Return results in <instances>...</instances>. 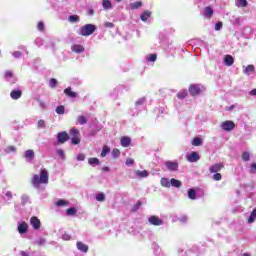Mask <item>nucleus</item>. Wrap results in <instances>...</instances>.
<instances>
[{
  "label": "nucleus",
  "instance_id": "f257e3e1",
  "mask_svg": "<svg viewBox=\"0 0 256 256\" xmlns=\"http://www.w3.org/2000/svg\"><path fill=\"white\" fill-rule=\"evenodd\" d=\"M41 183L44 185H47V183H49V173L46 169H42L40 175L35 174L32 178V185L36 189H39V187H41Z\"/></svg>",
  "mask_w": 256,
  "mask_h": 256
},
{
  "label": "nucleus",
  "instance_id": "f03ea898",
  "mask_svg": "<svg viewBox=\"0 0 256 256\" xmlns=\"http://www.w3.org/2000/svg\"><path fill=\"white\" fill-rule=\"evenodd\" d=\"M97 31V26L93 24H86L80 28V35L82 37H89V35H93Z\"/></svg>",
  "mask_w": 256,
  "mask_h": 256
},
{
  "label": "nucleus",
  "instance_id": "7ed1b4c3",
  "mask_svg": "<svg viewBox=\"0 0 256 256\" xmlns=\"http://www.w3.org/2000/svg\"><path fill=\"white\" fill-rule=\"evenodd\" d=\"M221 129H223V131H233V129H235V122L226 120L221 123Z\"/></svg>",
  "mask_w": 256,
  "mask_h": 256
},
{
  "label": "nucleus",
  "instance_id": "20e7f679",
  "mask_svg": "<svg viewBox=\"0 0 256 256\" xmlns=\"http://www.w3.org/2000/svg\"><path fill=\"white\" fill-rule=\"evenodd\" d=\"M189 93L192 97H195V95H199L201 93V86L198 84H192L189 86Z\"/></svg>",
  "mask_w": 256,
  "mask_h": 256
},
{
  "label": "nucleus",
  "instance_id": "39448f33",
  "mask_svg": "<svg viewBox=\"0 0 256 256\" xmlns=\"http://www.w3.org/2000/svg\"><path fill=\"white\" fill-rule=\"evenodd\" d=\"M58 143L63 145V143H67L69 141V134L67 132L63 131L57 134Z\"/></svg>",
  "mask_w": 256,
  "mask_h": 256
},
{
  "label": "nucleus",
  "instance_id": "423d86ee",
  "mask_svg": "<svg viewBox=\"0 0 256 256\" xmlns=\"http://www.w3.org/2000/svg\"><path fill=\"white\" fill-rule=\"evenodd\" d=\"M150 225H154L156 227H159V225H163V220H161L159 217L152 215L148 219Z\"/></svg>",
  "mask_w": 256,
  "mask_h": 256
},
{
  "label": "nucleus",
  "instance_id": "0eeeda50",
  "mask_svg": "<svg viewBox=\"0 0 256 256\" xmlns=\"http://www.w3.org/2000/svg\"><path fill=\"white\" fill-rule=\"evenodd\" d=\"M186 159L189 163H197L201 159V155L198 152H192L190 155H187Z\"/></svg>",
  "mask_w": 256,
  "mask_h": 256
},
{
  "label": "nucleus",
  "instance_id": "6e6552de",
  "mask_svg": "<svg viewBox=\"0 0 256 256\" xmlns=\"http://www.w3.org/2000/svg\"><path fill=\"white\" fill-rule=\"evenodd\" d=\"M165 166L167 167L168 171H178L179 169L178 162L167 161L165 162Z\"/></svg>",
  "mask_w": 256,
  "mask_h": 256
},
{
  "label": "nucleus",
  "instance_id": "1a4fd4ad",
  "mask_svg": "<svg viewBox=\"0 0 256 256\" xmlns=\"http://www.w3.org/2000/svg\"><path fill=\"white\" fill-rule=\"evenodd\" d=\"M30 223H31L33 229H35L36 231L41 229V220H39V218H37V216L31 217Z\"/></svg>",
  "mask_w": 256,
  "mask_h": 256
},
{
  "label": "nucleus",
  "instance_id": "9d476101",
  "mask_svg": "<svg viewBox=\"0 0 256 256\" xmlns=\"http://www.w3.org/2000/svg\"><path fill=\"white\" fill-rule=\"evenodd\" d=\"M224 168L225 165H223V163H216L209 168V171L210 173H219V171H221Z\"/></svg>",
  "mask_w": 256,
  "mask_h": 256
},
{
  "label": "nucleus",
  "instance_id": "9b49d317",
  "mask_svg": "<svg viewBox=\"0 0 256 256\" xmlns=\"http://www.w3.org/2000/svg\"><path fill=\"white\" fill-rule=\"evenodd\" d=\"M22 95H23V91L21 90H12L10 93V97L14 101H17V99H21Z\"/></svg>",
  "mask_w": 256,
  "mask_h": 256
},
{
  "label": "nucleus",
  "instance_id": "f8f14e48",
  "mask_svg": "<svg viewBox=\"0 0 256 256\" xmlns=\"http://www.w3.org/2000/svg\"><path fill=\"white\" fill-rule=\"evenodd\" d=\"M76 246L78 251H81L82 253H87V251H89V246L81 241H78Z\"/></svg>",
  "mask_w": 256,
  "mask_h": 256
},
{
  "label": "nucleus",
  "instance_id": "ddd939ff",
  "mask_svg": "<svg viewBox=\"0 0 256 256\" xmlns=\"http://www.w3.org/2000/svg\"><path fill=\"white\" fill-rule=\"evenodd\" d=\"M64 94L66 97H70V99H75L77 97V92H74L71 87L64 89Z\"/></svg>",
  "mask_w": 256,
  "mask_h": 256
},
{
  "label": "nucleus",
  "instance_id": "4468645a",
  "mask_svg": "<svg viewBox=\"0 0 256 256\" xmlns=\"http://www.w3.org/2000/svg\"><path fill=\"white\" fill-rule=\"evenodd\" d=\"M29 229V225L27 222H22L20 225H18V233L21 235L27 233V230Z\"/></svg>",
  "mask_w": 256,
  "mask_h": 256
},
{
  "label": "nucleus",
  "instance_id": "2eb2a0df",
  "mask_svg": "<svg viewBox=\"0 0 256 256\" xmlns=\"http://www.w3.org/2000/svg\"><path fill=\"white\" fill-rule=\"evenodd\" d=\"M183 183L175 178L170 179V187H175L176 189H181Z\"/></svg>",
  "mask_w": 256,
  "mask_h": 256
},
{
  "label": "nucleus",
  "instance_id": "dca6fc26",
  "mask_svg": "<svg viewBox=\"0 0 256 256\" xmlns=\"http://www.w3.org/2000/svg\"><path fill=\"white\" fill-rule=\"evenodd\" d=\"M120 143L122 147H129V145H131V138L127 137V136H123L120 139Z\"/></svg>",
  "mask_w": 256,
  "mask_h": 256
},
{
  "label": "nucleus",
  "instance_id": "f3484780",
  "mask_svg": "<svg viewBox=\"0 0 256 256\" xmlns=\"http://www.w3.org/2000/svg\"><path fill=\"white\" fill-rule=\"evenodd\" d=\"M213 8L211 6H206L204 8V15L205 17H207L208 19H211L213 17Z\"/></svg>",
  "mask_w": 256,
  "mask_h": 256
},
{
  "label": "nucleus",
  "instance_id": "a211bd4d",
  "mask_svg": "<svg viewBox=\"0 0 256 256\" xmlns=\"http://www.w3.org/2000/svg\"><path fill=\"white\" fill-rule=\"evenodd\" d=\"M224 63L227 65V67H231V65L235 63V59L231 55H226L224 58Z\"/></svg>",
  "mask_w": 256,
  "mask_h": 256
},
{
  "label": "nucleus",
  "instance_id": "6ab92c4d",
  "mask_svg": "<svg viewBox=\"0 0 256 256\" xmlns=\"http://www.w3.org/2000/svg\"><path fill=\"white\" fill-rule=\"evenodd\" d=\"M136 177H140L141 179H145V177H149V172L147 170H137L135 171Z\"/></svg>",
  "mask_w": 256,
  "mask_h": 256
},
{
  "label": "nucleus",
  "instance_id": "aec40b11",
  "mask_svg": "<svg viewBox=\"0 0 256 256\" xmlns=\"http://www.w3.org/2000/svg\"><path fill=\"white\" fill-rule=\"evenodd\" d=\"M72 51L73 53H83V51H85V48L82 45H74L72 46Z\"/></svg>",
  "mask_w": 256,
  "mask_h": 256
},
{
  "label": "nucleus",
  "instance_id": "412c9836",
  "mask_svg": "<svg viewBox=\"0 0 256 256\" xmlns=\"http://www.w3.org/2000/svg\"><path fill=\"white\" fill-rule=\"evenodd\" d=\"M151 17V11H149V10H146V11H144L142 14H141V16H140V19H141V21H147V19H149Z\"/></svg>",
  "mask_w": 256,
  "mask_h": 256
},
{
  "label": "nucleus",
  "instance_id": "4be33fe9",
  "mask_svg": "<svg viewBox=\"0 0 256 256\" xmlns=\"http://www.w3.org/2000/svg\"><path fill=\"white\" fill-rule=\"evenodd\" d=\"M141 205H143V202H141V200H138V202L132 206L131 213H137V211L141 209Z\"/></svg>",
  "mask_w": 256,
  "mask_h": 256
},
{
  "label": "nucleus",
  "instance_id": "5701e85b",
  "mask_svg": "<svg viewBox=\"0 0 256 256\" xmlns=\"http://www.w3.org/2000/svg\"><path fill=\"white\" fill-rule=\"evenodd\" d=\"M188 197L189 199H192V201H195V199H197V192L195 191V189H189L188 190Z\"/></svg>",
  "mask_w": 256,
  "mask_h": 256
},
{
  "label": "nucleus",
  "instance_id": "b1692460",
  "mask_svg": "<svg viewBox=\"0 0 256 256\" xmlns=\"http://www.w3.org/2000/svg\"><path fill=\"white\" fill-rule=\"evenodd\" d=\"M160 183L162 187H171V180H169L168 178H161Z\"/></svg>",
  "mask_w": 256,
  "mask_h": 256
},
{
  "label": "nucleus",
  "instance_id": "393cba45",
  "mask_svg": "<svg viewBox=\"0 0 256 256\" xmlns=\"http://www.w3.org/2000/svg\"><path fill=\"white\" fill-rule=\"evenodd\" d=\"M139 7H143V2L138 1L130 4V9H132V11H135V9H139Z\"/></svg>",
  "mask_w": 256,
  "mask_h": 256
},
{
  "label": "nucleus",
  "instance_id": "a878e982",
  "mask_svg": "<svg viewBox=\"0 0 256 256\" xmlns=\"http://www.w3.org/2000/svg\"><path fill=\"white\" fill-rule=\"evenodd\" d=\"M25 157L26 159H35V152L33 150H26Z\"/></svg>",
  "mask_w": 256,
  "mask_h": 256
},
{
  "label": "nucleus",
  "instance_id": "bb28decb",
  "mask_svg": "<svg viewBox=\"0 0 256 256\" xmlns=\"http://www.w3.org/2000/svg\"><path fill=\"white\" fill-rule=\"evenodd\" d=\"M253 71H255V66L254 65H248L245 68L244 73H245V75H251V73H253Z\"/></svg>",
  "mask_w": 256,
  "mask_h": 256
},
{
  "label": "nucleus",
  "instance_id": "cd10ccee",
  "mask_svg": "<svg viewBox=\"0 0 256 256\" xmlns=\"http://www.w3.org/2000/svg\"><path fill=\"white\" fill-rule=\"evenodd\" d=\"M202 143H203V140H201V138L199 137H195L192 141V145L194 147H199L200 145H202Z\"/></svg>",
  "mask_w": 256,
  "mask_h": 256
},
{
  "label": "nucleus",
  "instance_id": "c85d7f7f",
  "mask_svg": "<svg viewBox=\"0 0 256 256\" xmlns=\"http://www.w3.org/2000/svg\"><path fill=\"white\" fill-rule=\"evenodd\" d=\"M80 135V132H79V129L77 128H71L70 129V137H79Z\"/></svg>",
  "mask_w": 256,
  "mask_h": 256
},
{
  "label": "nucleus",
  "instance_id": "c756f323",
  "mask_svg": "<svg viewBox=\"0 0 256 256\" xmlns=\"http://www.w3.org/2000/svg\"><path fill=\"white\" fill-rule=\"evenodd\" d=\"M247 5H249L247 0H236L237 7H247Z\"/></svg>",
  "mask_w": 256,
  "mask_h": 256
},
{
  "label": "nucleus",
  "instance_id": "7c9ffc66",
  "mask_svg": "<svg viewBox=\"0 0 256 256\" xmlns=\"http://www.w3.org/2000/svg\"><path fill=\"white\" fill-rule=\"evenodd\" d=\"M77 123L78 125H85L87 123V118L85 116H78Z\"/></svg>",
  "mask_w": 256,
  "mask_h": 256
},
{
  "label": "nucleus",
  "instance_id": "2f4dec72",
  "mask_svg": "<svg viewBox=\"0 0 256 256\" xmlns=\"http://www.w3.org/2000/svg\"><path fill=\"white\" fill-rule=\"evenodd\" d=\"M56 113L58 115H65V106L60 105L56 108Z\"/></svg>",
  "mask_w": 256,
  "mask_h": 256
},
{
  "label": "nucleus",
  "instance_id": "473e14b6",
  "mask_svg": "<svg viewBox=\"0 0 256 256\" xmlns=\"http://www.w3.org/2000/svg\"><path fill=\"white\" fill-rule=\"evenodd\" d=\"M67 215H77V208L71 207L66 210Z\"/></svg>",
  "mask_w": 256,
  "mask_h": 256
},
{
  "label": "nucleus",
  "instance_id": "72a5a7b5",
  "mask_svg": "<svg viewBox=\"0 0 256 256\" xmlns=\"http://www.w3.org/2000/svg\"><path fill=\"white\" fill-rule=\"evenodd\" d=\"M111 151V149L108 146H104L101 152V157H107V154Z\"/></svg>",
  "mask_w": 256,
  "mask_h": 256
},
{
  "label": "nucleus",
  "instance_id": "f704fd0d",
  "mask_svg": "<svg viewBox=\"0 0 256 256\" xmlns=\"http://www.w3.org/2000/svg\"><path fill=\"white\" fill-rule=\"evenodd\" d=\"M96 201L103 203V201H105V194H103V192L98 193L96 195Z\"/></svg>",
  "mask_w": 256,
  "mask_h": 256
},
{
  "label": "nucleus",
  "instance_id": "c9c22d12",
  "mask_svg": "<svg viewBox=\"0 0 256 256\" xmlns=\"http://www.w3.org/2000/svg\"><path fill=\"white\" fill-rule=\"evenodd\" d=\"M65 205H69V202L63 199H60L56 202V207H65Z\"/></svg>",
  "mask_w": 256,
  "mask_h": 256
},
{
  "label": "nucleus",
  "instance_id": "e433bc0d",
  "mask_svg": "<svg viewBox=\"0 0 256 256\" xmlns=\"http://www.w3.org/2000/svg\"><path fill=\"white\" fill-rule=\"evenodd\" d=\"M102 5H103L104 9H111V7H113L111 4V1H109V0H103Z\"/></svg>",
  "mask_w": 256,
  "mask_h": 256
},
{
  "label": "nucleus",
  "instance_id": "4c0bfd02",
  "mask_svg": "<svg viewBox=\"0 0 256 256\" xmlns=\"http://www.w3.org/2000/svg\"><path fill=\"white\" fill-rule=\"evenodd\" d=\"M88 163H89V165H99L100 164L98 158H89Z\"/></svg>",
  "mask_w": 256,
  "mask_h": 256
},
{
  "label": "nucleus",
  "instance_id": "58836bf2",
  "mask_svg": "<svg viewBox=\"0 0 256 256\" xmlns=\"http://www.w3.org/2000/svg\"><path fill=\"white\" fill-rule=\"evenodd\" d=\"M49 87L51 89H55V87H57V79L51 78L50 81H49Z\"/></svg>",
  "mask_w": 256,
  "mask_h": 256
},
{
  "label": "nucleus",
  "instance_id": "ea45409f",
  "mask_svg": "<svg viewBox=\"0 0 256 256\" xmlns=\"http://www.w3.org/2000/svg\"><path fill=\"white\" fill-rule=\"evenodd\" d=\"M188 93L187 90H182L181 92H179L177 94L178 99H185V97H187Z\"/></svg>",
  "mask_w": 256,
  "mask_h": 256
},
{
  "label": "nucleus",
  "instance_id": "a19ab883",
  "mask_svg": "<svg viewBox=\"0 0 256 256\" xmlns=\"http://www.w3.org/2000/svg\"><path fill=\"white\" fill-rule=\"evenodd\" d=\"M68 21H70V23H75V22L79 21V16L71 15V16H69Z\"/></svg>",
  "mask_w": 256,
  "mask_h": 256
},
{
  "label": "nucleus",
  "instance_id": "79ce46f5",
  "mask_svg": "<svg viewBox=\"0 0 256 256\" xmlns=\"http://www.w3.org/2000/svg\"><path fill=\"white\" fill-rule=\"evenodd\" d=\"M147 61H150L152 63H155V61H157V54H150L148 57H147Z\"/></svg>",
  "mask_w": 256,
  "mask_h": 256
},
{
  "label": "nucleus",
  "instance_id": "37998d69",
  "mask_svg": "<svg viewBox=\"0 0 256 256\" xmlns=\"http://www.w3.org/2000/svg\"><path fill=\"white\" fill-rule=\"evenodd\" d=\"M72 140V145H79V143H81V139L79 138V136L73 137L71 138Z\"/></svg>",
  "mask_w": 256,
  "mask_h": 256
},
{
  "label": "nucleus",
  "instance_id": "c03bdc74",
  "mask_svg": "<svg viewBox=\"0 0 256 256\" xmlns=\"http://www.w3.org/2000/svg\"><path fill=\"white\" fill-rule=\"evenodd\" d=\"M213 179H214V181H221V179H223V176L221 175V173L216 172V173L213 175Z\"/></svg>",
  "mask_w": 256,
  "mask_h": 256
},
{
  "label": "nucleus",
  "instance_id": "a18cd8bd",
  "mask_svg": "<svg viewBox=\"0 0 256 256\" xmlns=\"http://www.w3.org/2000/svg\"><path fill=\"white\" fill-rule=\"evenodd\" d=\"M242 159L243 161H249V159H251V155H249V152H243Z\"/></svg>",
  "mask_w": 256,
  "mask_h": 256
},
{
  "label": "nucleus",
  "instance_id": "49530a36",
  "mask_svg": "<svg viewBox=\"0 0 256 256\" xmlns=\"http://www.w3.org/2000/svg\"><path fill=\"white\" fill-rule=\"evenodd\" d=\"M126 165L129 167L131 165H135V160L133 158L126 159Z\"/></svg>",
  "mask_w": 256,
  "mask_h": 256
},
{
  "label": "nucleus",
  "instance_id": "de8ad7c7",
  "mask_svg": "<svg viewBox=\"0 0 256 256\" xmlns=\"http://www.w3.org/2000/svg\"><path fill=\"white\" fill-rule=\"evenodd\" d=\"M37 27L39 31H45V24L43 22H38Z\"/></svg>",
  "mask_w": 256,
  "mask_h": 256
},
{
  "label": "nucleus",
  "instance_id": "09e8293b",
  "mask_svg": "<svg viewBox=\"0 0 256 256\" xmlns=\"http://www.w3.org/2000/svg\"><path fill=\"white\" fill-rule=\"evenodd\" d=\"M13 77V72L11 70H7L5 72V78L6 79H11Z\"/></svg>",
  "mask_w": 256,
  "mask_h": 256
},
{
  "label": "nucleus",
  "instance_id": "8fccbe9b",
  "mask_svg": "<svg viewBox=\"0 0 256 256\" xmlns=\"http://www.w3.org/2000/svg\"><path fill=\"white\" fill-rule=\"evenodd\" d=\"M112 155H113V157H119V155H121V151H119V149L115 148L112 151Z\"/></svg>",
  "mask_w": 256,
  "mask_h": 256
},
{
  "label": "nucleus",
  "instance_id": "3c124183",
  "mask_svg": "<svg viewBox=\"0 0 256 256\" xmlns=\"http://www.w3.org/2000/svg\"><path fill=\"white\" fill-rule=\"evenodd\" d=\"M23 56V53H21V51H15L13 53V57H15L16 59H19Z\"/></svg>",
  "mask_w": 256,
  "mask_h": 256
},
{
  "label": "nucleus",
  "instance_id": "603ef678",
  "mask_svg": "<svg viewBox=\"0 0 256 256\" xmlns=\"http://www.w3.org/2000/svg\"><path fill=\"white\" fill-rule=\"evenodd\" d=\"M15 151H17V148H15V146L7 147V153H15Z\"/></svg>",
  "mask_w": 256,
  "mask_h": 256
},
{
  "label": "nucleus",
  "instance_id": "864d4df0",
  "mask_svg": "<svg viewBox=\"0 0 256 256\" xmlns=\"http://www.w3.org/2000/svg\"><path fill=\"white\" fill-rule=\"evenodd\" d=\"M223 27V22H217L215 25L216 31H221V28Z\"/></svg>",
  "mask_w": 256,
  "mask_h": 256
},
{
  "label": "nucleus",
  "instance_id": "5fc2aeb1",
  "mask_svg": "<svg viewBox=\"0 0 256 256\" xmlns=\"http://www.w3.org/2000/svg\"><path fill=\"white\" fill-rule=\"evenodd\" d=\"M38 128L39 129H45V122H44V120H39L38 121Z\"/></svg>",
  "mask_w": 256,
  "mask_h": 256
},
{
  "label": "nucleus",
  "instance_id": "6e6d98bb",
  "mask_svg": "<svg viewBox=\"0 0 256 256\" xmlns=\"http://www.w3.org/2000/svg\"><path fill=\"white\" fill-rule=\"evenodd\" d=\"M77 161H85V154L83 153L78 154Z\"/></svg>",
  "mask_w": 256,
  "mask_h": 256
},
{
  "label": "nucleus",
  "instance_id": "4d7b16f0",
  "mask_svg": "<svg viewBox=\"0 0 256 256\" xmlns=\"http://www.w3.org/2000/svg\"><path fill=\"white\" fill-rule=\"evenodd\" d=\"M62 239H63L64 241H70V240H71V235H69V234H64V235H62Z\"/></svg>",
  "mask_w": 256,
  "mask_h": 256
},
{
  "label": "nucleus",
  "instance_id": "13d9d810",
  "mask_svg": "<svg viewBox=\"0 0 256 256\" xmlns=\"http://www.w3.org/2000/svg\"><path fill=\"white\" fill-rule=\"evenodd\" d=\"M57 154L59 155V157H62V159H65V151L60 149L57 151Z\"/></svg>",
  "mask_w": 256,
  "mask_h": 256
},
{
  "label": "nucleus",
  "instance_id": "bf43d9fd",
  "mask_svg": "<svg viewBox=\"0 0 256 256\" xmlns=\"http://www.w3.org/2000/svg\"><path fill=\"white\" fill-rule=\"evenodd\" d=\"M105 27H108L109 29H113V27H115V24H113L112 22H105Z\"/></svg>",
  "mask_w": 256,
  "mask_h": 256
},
{
  "label": "nucleus",
  "instance_id": "052dcab7",
  "mask_svg": "<svg viewBox=\"0 0 256 256\" xmlns=\"http://www.w3.org/2000/svg\"><path fill=\"white\" fill-rule=\"evenodd\" d=\"M145 103V99L140 98L139 100L136 101V105H143Z\"/></svg>",
  "mask_w": 256,
  "mask_h": 256
},
{
  "label": "nucleus",
  "instance_id": "680f3d73",
  "mask_svg": "<svg viewBox=\"0 0 256 256\" xmlns=\"http://www.w3.org/2000/svg\"><path fill=\"white\" fill-rule=\"evenodd\" d=\"M250 171H251V173H255V171H256V163H252Z\"/></svg>",
  "mask_w": 256,
  "mask_h": 256
},
{
  "label": "nucleus",
  "instance_id": "e2e57ef3",
  "mask_svg": "<svg viewBox=\"0 0 256 256\" xmlns=\"http://www.w3.org/2000/svg\"><path fill=\"white\" fill-rule=\"evenodd\" d=\"M6 197H8L9 199H13V193H11V191H7Z\"/></svg>",
  "mask_w": 256,
  "mask_h": 256
},
{
  "label": "nucleus",
  "instance_id": "0e129e2a",
  "mask_svg": "<svg viewBox=\"0 0 256 256\" xmlns=\"http://www.w3.org/2000/svg\"><path fill=\"white\" fill-rule=\"evenodd\" d=\"M20 255H21V256H30V255H29V252H25V251H21V252H20Z\"/></svg>",
  "mask_w": 256,
  "mask_h": 256
},
{
  "label": "nucleus",
  "instance_id": "69168bd1",
  "mask_svg": "<svg viewBox=\"0 0 256 256\" xmlns=\"http://www.w3.org/2000/svg\"><path fill=\"white\" fill-rule=\"evenodd\" d=\"M27 203V196H22V204L25 205Z\"/></svg>",
  "mask_w": 256,
  "mask_h": 256
},
{
  "label": "nucleus",
  "instance_id": "338daca9",
  "mask_svg": "<svg viewBox=\"0 0 256 256\" xmlns=\"http://www.w3.org/2000/svg\"><path fill=\"white\" fill-rule=\"evenodd\" d=\"M250 95H253L254 97H256V88L255 89H252L250 91Z\"/></svg>",
  "mask_w": 256,
  "mask_h": 256
},
{
  "label": "nucleus",
  "instance_id": "774afa93",
  "mask_svg": "<svg viewBox=\"0 0 256 256\" xmlns=\"http://www.w3.org/2000/svg\"><path fill=\"white\" fill-rule=\"evenodd\" d=\"M242 256H251L249 253H244Z\"/></svg>",
  "mask_w": 256,
  "mask_h": 256
}]
</instances>
